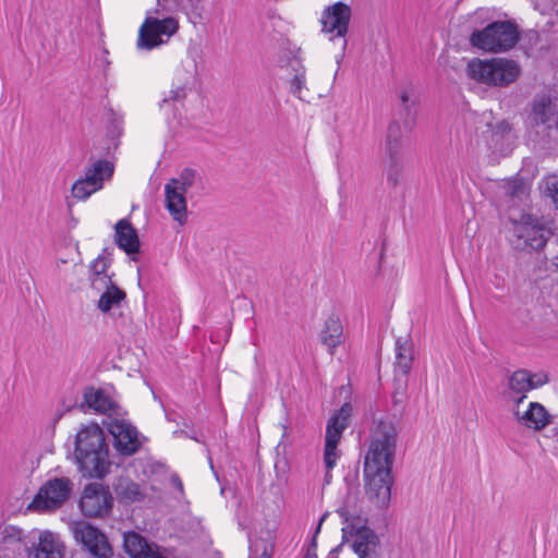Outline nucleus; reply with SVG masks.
<instances>
[{
	"instance_id": "f257e3e1",
	"label": "nucleus",
	"mask_w": 558,
	"mask_h": 558,
	"mask_svg": "<svg viewBox=\"0 0 558 558\" xmlns=\"http://www.w3.org/2000/svg\"><path fill=\"white\" fill-rule=\"evenodd\" d=\"M75 459L81 472L88 477H104L110 468L109 451L101 428L84 426L76 435Z\"/></svg>"
},
{
	"instance_id": "f03ea898",
	"label": "nucleus",
	"mask_w": 558,
	"mask_h": 558,
	"mask_svg": "<svg viewBox=\"0 0 558 558\" xmlns=\"http://www.w3.org/2000/svg\"><path fill=\"white\" fill-rule=\"evenodd\" d=\"M398 442V428L392 421L374 420L366 440L364 466L392 469Z\"/></svg>"
},
{
	"instance_id": "7ed1b4c3",
	"label": "nucleus",
	"mask_w": 558,
	"mask_h": 558,
	"mask_svg": "<svg viewBox=\"0 0 558 558\" xmlns=\"http://www.w3.org/2000/svg\"><path fill=\"white\" fill-rule=\"evenodd\" d=\"M469 78L488 86L506 87L520 76V65L510 59L492 58L470 60L465 69Z\"/></svg>"
},
{
	"instance_id": "20e7f679",
	"label": "nucleus",
	"mask_w": 558,
	"mask_h": 558,
	"mask_svg": "<svg viewBox=\"0 0 558 558\" xmlns=\"http://www.w3.org/2000/svg\"><path fill=\"white\" fill-rule=\"evenodd\" d=\"M519 39L518 26L510 21L493 22L483 29H475L470 36L473 47L492 53L512 49Z\"/></svg>"
},
{
	"instance_id": "39448f33",
	"label": "nucleus",
	"mask_w": 558,
	"mask_h": 558,
	"mask_svg": "<svg viewBox=\"0 0 558 558\" xmlns=\"http://www.w3.org/2000/svg\"><path fill=\"white\" fill-rule=\"evenodd\" d=\"M73 483L68 477L47 481L37 492L28 509L37 512H51L61 508L70 498Z\"/></svg>"
},
{
	"instance_id": "423d86ee",
	"label": "nucleus",
	"mask_w": 558,
	"mask_h": 558,
	"mask_svg": "<svg viewBox=\"0 0 558 558\" xmlns=\"http://www.w3.org/2000/svg\"><path fill=\"white\" fill-rule=\"evenodd\" d=\"M179 31V21L173 16L157 19L147 16L138 31L137 48L151 50L167 43Z\"/></svg>"
},
{
	"instance_id": "0eeeda50",
	"label": "nucleus",
	"mask_w": 558,
	"mask_h": 558,
	"mask_svg": "<svg viewBox=\"0 0 558 558\" xmlns=\"http://www.w3.org/2000/svg\"><path fill=\"white\" fill-rule=\"evenodd\" d=\"M351 414L352 405L345 402L328 421L324 450L326 477L329 476V471L336 465L339 458L338 444L344 429L349 426Z\"/></svg>"
},
{
	"instance_id": "6e6552de",
	"label": "nucleus",
	"mask_w": 558,
	"mask_h": 558,
	"mask_svg": "<svg viewBox=\"0 0 558 558\" xmlns=\"http://www.w3.org/2000/svg\"><path fill=\"white\" fill-rule=\"evenodd\" d=\"M342 532L343 545L349 544L359 558H379L380 541L371 527L350 525L344 527Z\"/></svg>"
},
{
	"instance_id": "1a4fd4ad",
	"label": "nucleus",
	"mask_w": 558,
	"mask_h": 558,
	"mask_svg": "<svg viewBox=\"0 0 558 558\" xmlns=\"http://www.w3.org/2000/svg\"><path fill=\"white\" fill-rule=\"evenodd\" d=\"M76 542L81 543L93 556V558H111L112 548L107 537L95 526L85 521H73L70 523Z\"/></svg>"
},
{
	"instance_id": "9d476101",
	"label": "nucleus",
	"mask_w": 558,
	"mask_h": 558,
	"mask_svg": "<svg viewBox=\"0 0 558 558\" xmlns=\"http://www.w3.org/2000/svg\"><path fill=\"white\" fill-rule=\"evenodd\" d=\"M392 469L364 466L365 493L378 507H385L390 500Z\"/></svg>"
},
{
	"instance_id": "9b49d317",
	"label": "nucleus",
	"mask_w": 558,
	"mask_h": 558,
	"mask_svg": "<svg viewBox=\"0 0 558 558\" xmlns=\"http://www.w3.org/2000/svg\"><path fill=\"white\" fill-rule=\"evenodd\" d=\"M351 19V9L348 4L339 1L326 8L322 15V31L329 35V39H342V49L347 47L345 35Z\"/></svg>"
},
{
	"instance_id": "f8f14e48",
	"label": "nucleus",
	"mask_w": 558,
	"mask_h": 558,
	"mask_svg": "<svg viewBox=\"0 0 558 558\" xmlns=\"http://www.w3.org/2000/svg\"><path fill=\"white\" fill-rule=\"evenodd\" d=\"M113 499L108 487L99 483L88 484L83 492L80 507L87 517L102 518L112 508Z\"/></svg>"
},
{
	"instance_id": "ddd939ff",
	"label": "nucleus",
	"mask_w": 558,
	"mask_h": 558,
	"mask_svg": "<svg viewBox=\"0 0 558 558\" xmlns=\"http://www.w3.org/2000/svg\"><path fill=\"white\" fill-rule=\"evenodd\" d=\"M547 381L548 377L544 373H531L526 369L512 373L508 378V395L514 408L526 398L529 391L542 387Z\"/></svg>"
},
{
	"instance_id": "4468645a",
	"label": "nucleus",
	"mask_w": 558,
	"mask_h": 558,
	"mask_svg": "<svg viewBox=\"0 0 558 558\" xmlns=\"http://www.w3.org/2000/svg\"><path fill=\"white\" fill-rule=\"evenodd\" d=\"M108 430L114 438V447L120 453L131 456L140 448L136 428L124 420L113 418L108 424Z\"/></svg>"
},
{
	"instance_id": "2eb2a0df",
	"label": "nucleus",
	"mask_w": 558,
	"mask_h": 558,
	"mask_svg": "<svg viewBox=\"0 0 558 558\" xmlns=\"http://www.w3.org/2000/svg\"><path fill=\"white\" fill-rule=\"evenodd\" d=\"M513 232L523 243L534 250L543 248L546 244L545 229L531 215L522 216L514 225Z\"/></svg>"
},
{
	"instance_id": "dca6fc26",
	"label": "nucleus",
	"mask_w": 558,
	"mask_h": 558,
	"mask_svg": "<svg viewBox=\"0 0 558 558\" xmlns=\"http://www.w3.org/2000/svg\"><path fill=\"white\" fill-rule=\"evenodd\" d=\"M112 489L118 501L123 505L143 502L148 497L147 485L145 483H137L129 476L116 478Z\"/></svg>"
},
{
	"instance_id": "f3484780",
	"label": "nucleus",
	"mask_w": 558,
	"mask_h": 558,
	"mask_svg": "<svg viewBox=\"0 0 558 558\" xmlns=\"http://www.w3.org/2000/svg\"><path fill=\"white\" fill-rule=\"evenodd\" d=\"M83 399V403L98 414H104L109 417L120 414L119 405L102 389L89 387L84 391Z\"/></svg>"
},
{
	"instance_id": "a211bd4d",
	"label": "nucleus",
	"mask_w": 558,
	"mask_h": 558,
	"mask_svg": "<svg viewBox=\"0 0 558 558\" xmlns=\"http://www.w3.org/2000/svg\"><path fill=\"white\" fill-rule=\"evenodd\" d=\"M64 545L59 536L50 531H43L38 543L28 551V558H63Z\"/></svg>"
},
{
	"instance_id": "6ab92c4d",
	"label": "nucleus",
	"mask_w": 558,
	"mask_h": 558,
	"mask_svg": "<svg viewBox=\"0 0 558 558\" xmlns=\"http://www.w3.org/2000/svg\"><path fill=\"white\" fill-rule=\"evenodd\" d=\"M513 414L519 423L534 430H542L550 423V414L545 407L538 402H531L529 409L522 414L517 408Z\"/></svg>"
},
{
	"instance_id": "aec40b11",
	"label": "nucleus",
	"mask_w": 558,
	"mask_h": 558,
	"mask_svg": "<svg viewBox=\"0 0 558 558\" xmlns=\"http://www.w3.org/2000/svg\"><path fill=\"white\" fill-rule=\"evenodd\" d=\"M114 242L128 255L137 254L140 251L137 232L128 219H120L116 223Z\"/></svg>"
},
{
	"instance_id": "412c9836",
	"label": "nucleus",
	"mask_w": 558,
	"mask_h": 558,
	"mask_svg": "<svg viewBox=\"0 0 558 558\" xmlns=\"http://www.w3.org/2000/svg\"><path fill=\"white\" fill-rule=\"evenodd\" d=\"M395 373L408 376L414 361V344L409 336L398 337L395 343Z\"/></svg>"
},
{
	"instance_id": "4be33fe9",
	"label": "nucleus",
	"mask_w": 558,
	"mask_h": 558,
	"mask_svg": "<svg viewBox=\"0 0 558 558\" xmlns=\"http://www.w3.org/2000/svg\"><path fill=\"white\" fill-rule=\"evenodd\" d=\"M123 546L131 558H166L136 532L124 534Z\"/></svg>"
},
{
	"instance_id": "5701e85b",
	"label": "nucleus",
	"mask_w": 558,
	"mask_h": 558,
	"mask_svg": "<svg viewBox=\"0 0 558 558\" xmlns=\"http://www.w3.org/2000/svg\"><path fill=\"white\" fill-rule=\"evenodd\" d=\"M320 342L333 354L337 347L343 341V326L337 314H331L325 320L319 333Z\"/></svg>"
},
{
	"instance_id": "b1692460",
	"label": "nucleus",
	"mask_w": 558,
	"mask_h": 558,
	"mask_svg": "<svg viewBox=\"0 0 558 558\" xmlns=\"http://www.w3.org/2000/svg\"><path fill=\"white\" fill-rule=\"evenodd\" d=\"M165 201L166 208L168 209L171 217L181 226L184 225L187 215L185 193L166 183Z\"/></svg>"
},
{
	"instance_id": "393cba45",
	"label": "nucleus",
	"mask_w": 558,
	"mask_h": 558,
	"mask_svg": "<svg viewBox=\"0 0 558 558\" xmlns=\"http://www.w3.org/2000/svg\"><path fill=\"white\" fill-rule=\"evenodd\" d=\"M404 136L401 125L393 121L388 125L385 140V157L402 156Z\"/></svg>"
},
{
	"instance_id": "a878e982",
	"label": "nucleus",
	"mask_w": 558,
	"mask_h": 558,
	"mask_svg": "<svg viewBox=\"0 0 558 558\" xmlns=\"http://www.w3.org/2000/svg\"><path fill=\"white\" fill-rule=\"evenodd\" d=\"M24 538L23 530L11 524H0V550L15 551Z\"/></svg>"
},
{
	"instance_id": "bb28decb",
	"label": "nucleus",
	"mask_w": 558,
	"mask_h": 558,
	"mask_svg": "<svg viewBox=\"0 0 558 558\" xmlns=\"http://www.w3.org/2000/svg\"><path fill=\"white\" fill-rule=\"evenodd\" d=\"M113 171L114 165L112 162L99 159L86 168L84 177L99 183V189H102L105 181L111 179Z\"/></svg>"
},
{
	"instance_id": "cd10ccee",
	"label": "nucleus",
	"mask_w": 558,
	"mask_h": 558,
	"mask_svg": "<svg viewBox=\"0 0 558 558\" xmlns=\"http://www.w3.org/2000/svg\"><path fill=\"white\" fill-rule=\"evenodd\" d=\"M385 173L390 186L399 185L403 178L404 163L402 156L385 157Z\"/></svg>"
},
{
	"instance_id": "c85d7f7f",
	"label": "nucleus",
	"mask_w": 558,
	"mask_h": 558,
	"mask_svg": "<svg viewBox=\"0 0 558 558\" xmlns=\"http://www.w3.org/2000/svg\"><path fill=\"white\" fill-rule=\"evenodd\" d=\"M125 296V292L118 286L111 287V289L101 292L97 306L102 313H108L112 307L120 304Z\"/></svg>"
},
{
	"instance_id": "c756f323",
	"label": "nucleus",
	"mask_w": 558,
	"mask_h": 558,
	"mask_svg": "<svg viewBox=\"0 0 558 558\" xmlns=\"http://www.w3.org/2000/svg\"><path fill=\"white\" fill-rule=\"evenodd\" d=\"M99 190V183H96L94 180L83 177L73 183L71 187V193L74 198L78 201H86L90 195H93Z\"/></svg>"
},
{
	"instance_id": "7c9ffc66",
	"label": "nucleus",
	"mask_w": 558,
	"mask_h": 558,
	"mask_svg": "<svg viewBox=\"0 0 558 558\" xmlns=\"http://www.w3.org/2000/svg\"><path fill=\"white\" fill-rule=\"evenodd\" d=\"M292 69L294 74L290 81V92L299 99H303V89L306 83L305 66L299 60H294Z\"/></svg>"
},
{
	"instance_id": "2f4dec72",
	"label": "nucleus",
	"mask_w": 558,
	"mask_h": 558,
	"mask_svg": "<svg viewBox=\"0 0 558 558\" xmlns=\"http://www.w3.org/2000/svg\"><path fill=\"white\" fill-rule=\"evenodd\" d=\"M197 179V171L192 168H184L178 178H171L167 183L186 193Z\"/></svg>"
},
{
	"instance_id": "473e14b6",
	"label": "nucleus",
	"mask_w": 558,
	"mask_h": 558,
	"mask_svg": "<svg viewBox=\"0 0 558 558\" xmlns=\"http://www.w3.org/2000/svg\"><path fill=\"white\" fill-rule=\"evenodd\" d=\"M90 287L93 290H95L98 293H101L104 291H107L111 289V287H114L116 284L112 282L111 276L108 274L96 276V277H89Z\"/></svg>"
},
{
	"instance_id": "72a5a7b5",
	"label": "nucleus",
	"mask_w": 558,
	"mask_h": 558,
	"mask_svg": "<svg viewBox=\"0 0 558 558\" xmlns=\"http://www.w3.org/2000/svg\"><path fill=\"white\" fill-rule=\"evenodd\" d=\"M110 260L104 256H98L89 266V277H96L107 274Z\"/></svg>"
},
{
	"instance_id": "f704fd0d",
	"label": "nucleus",
	"mask_w": 558,
	"mask_h": 558,
	"mask_svg": "<svg viewBox=\"0 0 558 558\" xmlns=\"http://www.w3.org/2000/svg\"><path fill=\"white\" fill-rule=\"evenodd\" d=\"M185 97H186L185 86H183V85L177 86V87L172 88L169 92V95L162 99L160 107H162L163 104L169 102V101H181V100L185 99Z\"/></svg>"
},
{
	"instance_id": "c9c22d12",
	"label": "nucleus",
	"mask_w": 558,
	"mask_h": 558,
	"mask_svg": "<svg viewBox=\"0 0 558 558\" xmlns=\"http://www.w3.org/2000/svg\"><path fill=\"white\" fill-rule=\"evenodd\" d=\"M507 193L511 197H520L526 194V187L521 181H513L508 184Z\"/></svg>"
},
{
	"instance_id": "e433bc0d",
	"label": "nucleus",
	"mask_w": 558,
	"mask_h": 558,
	"mask_svg": "<svg viewBox=\"0 0 558 558\" xmlns=\"http://www.w3.org/2000/svg\"><path fill=\"white\" fill-rule=\"evenodd\" d=\"M534 113L539 117L541 122L545 123L548 121L547 113L551 114V105L549 102L548 104H545V102L537 104L534 107Z\"/></svg>"
},
{
	"instance_id": "4c0bfd02",
	"label": "nucleus",
	"mask_w": 558,
	"mask_h": 558,
	"mask_svg": "<svg viewBox=\"0 0 558 558\" xmlns=\"http://www.w3.org/2000/svg\"><path fill=\"white\" fill-rule=\"evenodd\" d=\"M546 190L548 191L554 202L558 203V178H548L546 180Z\"/></svg>"
},
{
	"instance_id": "58836bf2",
	"label": "nucleus",
	"mask_w": 558,
	"mask_h": 558,
	"mask_svg": "<svg viewBox=\"0 0 558 558\" xmlns=\"http://www.w3.org/2000/svg\"><path fill=\"white\" fill-rule=\"evenodd\" d=\"M412 96H413V92L411 89H403L400 93V100L405 110H410L411 107L414 105V100L412 99Z\"/></svg>"
},
{
	"instance_id": "ea45409f",
	"label": "nucleus",
	"mask_w": 558,
	"mask_h": 558,
	"mask_svg": "<svg viewBox=\"0 0 558 558\" xmlns=\"http://www.w3.org/2000/svg\"><path fill=\"white\" fill-rule=\"evenodd\" d=\"M172 484L174 485V487L181 493L183 494V483L182 481L180 480V477L178 476H173L172 477Z\"/></svg>"
},
{
	"instance_id": "a19ab883",
	"label": "nucleus",
	"mask_w": 558,
	"mask_h": 558,
	"mask_svg": "<svg viewBox=\"0 0 558 558\" xmlns=\"http://www.w3.org/2000/svg\"><path fill=\"white\" fill-rule=\"evenodd\" d=\"M496 128L498 129V132L500 133H507L510 131V126L507 122L502 121V122H499Z\"/></svg>"
},
{
	"instance_id": "79ce46f5",
	"label": "nucleus",
	"mask_w": 558,
	"mask_h": 558,
	"mask_svg": "<svg viewBox=\"0 0 558 558\" xmlns=\"http://www.w3.org/2000/svg\"><path fill=\"white\" fill-rule=\"evenodd\" d=\"M342 546H343V543H341L340 545H338L337 547L331 549L327 558H338V553L342 548Z\"/></svg>"
},
{
	"instance_id": "37998d69",
	"label": "nucleus",
	"mask_w": 558,
	"mask_h": 558,
	"mask_svg": "<svg viewBox=\"0 0 558 558\" xmlns=\"http://www.w3.org/2000/svg\"><path fill=\"white\" fill-rule=\"evenodd\" d=\"M259 558H271L270 555L267 553V549L265 548L260 555Z\"/></svg>"
},
{
	"instance_id": "c03bdc74",
	"label": "nucleus",
	"mask_w": 558,
	"mask_h": 558,
	"mask_svg": "<svg viewBox=\"0 0 558 558\" xmlns=\"http://www.w3.org/2000/svg\"><path fill=\"white\" fill-rule=\"evenodd\" d=\"M338 512L341 517H345L348 514V512L344 508L339 509Z\"/></svg>"
},
{
	"instance_id": "a18cd8bd",
	"label": "nucleus",
	"mask_w": 558,
	"mask_h": 558,
	"mask_svg": "<svg viewBox=\"0 0 558 558\" xmlns=\"http://www.w3.org/2000/svg\"><path fill=\"white\" fill-rule=\"evenodd\" d=\"M320 524H322V521L319 522V524L317 526V532L320 530Z\"/></svg>"
}]
</instances>
